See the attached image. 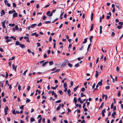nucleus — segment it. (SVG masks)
I'll list each match as a JSON object with an SVG mask.
<instances>
[{
	"instance_id": "13d9d810",
	"label": "nucleus",
	"mask_w": 123,
	"mask_h": 123,
	"mask_svg": "<svg viewBox=\"0 0 123 123\" xmlns=\"http://www.w3.org/2000/svg\"><path fill=\"white\" fill-rule=\"evenodd\" d=\"M113 105H113V103H112L111 105V109H112V108H113Z\"/></svg>"
},
{
	"instance_id": "412c9836",
	"label": "nucleus",
	"mask_w": 123,
	"mask_h": 123,
	"mask_svg": "<svg viewBox=\"0 0 123 123\" xmlns=\"http://www.w3.org/2000/svg\"><path fill=\"white\" fill-rule=\"evenodd\" d=\"M49 65L51 66V65H53V61H51L49 62Z\"/></svg>"
},
{
	"instance_id": "f03ea898",
	"label": "nucleus",
	"mask_w": 123,
	"mask_h": 123,
	"mask_svg": "<svg viewBox=\"0 0 123 123\" xmlns=\"http://www.w3.org/2000/svg\"><path fill=\"white\" fill-rule=\"evenodd\" d=\"M4 2L5 4L7 5L8 7H10L11 6L10 4L8 3V1L7 0H5Z\"/></svg>"
},
{
	"instance_id": "6e6d98bb",
	"label": "nucleus",
	"mask_w": 123,
	"mask_h": 123,
	"mask_svg": "<svg viewBox=\"0 0 123 123\" xmlns=\"http://www.w3.org/2000/svg\"><path fill=\"white\" fill-rule=\"evenodd\" d=\"M118 24L119 25H123V23L122 22H120L118 23Z\"/></svg>"
},
{
	"instance_id": "de8ad7c7",
	"label": "nucleus",
	"mask_w": 123,
	"mask_h": 123,
	"mask_svg": "<svg viewBox=\"0 0 123 123\" xmlns=\"http://www.w3.org/2000/svg\"><path fill=\"white\" fill-rule=\"evenodd\" d=\"M46 18V16L45 15H44V16H43V19L44 20H45Z\"/></svg>"
},
{
	"instance_id": "39448f33",
	"label": "nucleus",
	"mask_w": 123,
	"mask_h": 123,
	"mask_svg": "<svg viewBox=\"0 0 123 123\" xmlns=\"http://www.w3.org/2000/svg\"><path fill=\"white\" fill-rule=\"evenodd\" d=\"M105 97V100H106L107 98V96L106 95H105L104 94H102V98L103 99H104Z\"/></svg>"
},
{
	"instance_id": "c03bdc74",
	"label": "nucleus",
	"mask_w": 123,
	"mask_h": 123,
	"mask_svg": "<svg viewBox=\"0 0 123 123\" xmlns=\"http://www.w3.org/2000/svg\"><path fill=\"white\" fill-rule=\"evenodd\" d=\"M56 120V118L55 117H54L53 118V121H55Z\"/></svg>"
},
{
	"instance_id": "a211bd4d",
	"label": "nucleus",
	"mask_w": 123,
	"mask_h": 123,
	"mask_svg": "<svg viewBox=\"0 0 123 123\" xmlns=\"http://www.w3.org/2000/svg\"><path fill=\"white\" fill-rule=\"evenodd\" d=\"M16 45H20L21 44L18 41H16V43H15Z\"/></svg>"
},
{
	"instance_id": "b1692460",
	"label": "nucleus",
	"mask_w": 123,
	"mask_h": 123,
	"mask_svg": "<svg viewBox=\"0 0 123 123\" xmlns=\"http://www.w3.org/2000/svg\"><path fill=\"white\" fill-rule=\"evenodd\" d=\"M122 27V26L121 25H118L117 26V28L119 29H121Z\"/></svg>"
},
{
	"instance_id": "4d7b16f0",
	"label": "nucleus",
	"mask_w": 123,
	"mask_h": 123,
	"mask_svg": "<svg viewBox=\"0 0 123 123\" xmlns=\"http://www.w3.org/2000/svg\"><path fill=\"white\" fill-rule=\"evenodd\" d=\"M30 87L29 86L27 88V89L28 91H29L30 90Z\"/></svg>"
},
{
	"instance_id": "5701e85b",
	"label": "nucleus",
	"mask_w": 123,
	"mask_h": 123,
	"mask_svg": "<svg viewBox=\"0 0 123 123\" xmlns=\"http://www.w3.org/2000/svg\"><path fill=\"white\" fill-rule=\"evenodd\" d=\"M93 13H92L91 15V20H92L93 19Z\"/></svg>"
},
{
	"instance_id": "c85d7f7f",
	"label": "nucleus",
	"mask_w": 123,
	"mask_h": 123,
	"mask_svg": "<svg viewBox=\"0 0 123 123\" xmlns=\"http://www.w3.org/2000/svg\"><path fill=\"white\" fill-rule=\"evenodd\" d=\"M93 24L92 25V26L91 27V28L90 30V31H91L93 29Z\"/></svg>"
},
{
	"instance_id": "09e8293b",
	"label": "nucleus",
	"mask_w": 123,
	"mask_h": 123,
	"mask_svg": "<svg viewBox=\"0 0 123 123\" xmlns=\"http://www.w3.org/2000/svg\"><path fill=\"white\" fill-rule=\"evenodd\" d=\"M6 75L5 76V77L6 78H7L8 77V74L7 72H6Z\"/></svg>"
},
{
	"instance_id": "ddd939ff",
	"label": "nucleus",
	"mask_w": 123,
	"mask_h": 123,
	"mask_svg": "<svg viewBox=\"0 0 123 123\" xmlns=\"http://www.w3.org/2000/svg\"><path fill=\"white\" fill-rule=\"evenodd\" d=\"M74 101V103L75 104H76L77 100L76 99V98L75 97L74 98V100H73Z\"/></svg>"
},
{
	"instance_id": "a19ab883",
	"label": "nucleus",
	"mask_w": 123,
	"mask_h": 123,
	"mask_svg": "<svg viewBox=\"0 0 123 123\" xmlns=\"http://www.w3.org/2000/svg\"><path fill=\"white\" fill-rule=\"evenodd\" d=\"M83 93H81L80 95H81V97H83V96L86 97V96L85 95H84V94H83Z\"/></svg>"
},
{
	"instance_id": "72a5a7b5",
	"label": "nucleus",
	"mask_w": 123,
	"mask_h": 123,
	"mask_svg": "<svg viewBox=\"0 0 123 123\" xmlns=\"http://www.w3.org/2000/svg\"><path fill=\"white\" fill-rule=\"evenodd\" d=\"M30 101V100L28 98H27L26 100V103H28Z\"/></svg>"
},
{
	"instance_id": "20e7f679",
	"label": "nucleus",
	"mask_w": 123,
	"mask_h": 123,
	"mask_svg": "<svg viewBox=\"0 0 123 123\" xmlns=\"http://www.w3.org/2000/svg\"><path fill=\"white\" fill-rule=\"evenodd\" d=\"M105 112V109H104V110H102V112H101L102 115L103 117H104V116H105V114H104V113Z\"/></svg>"
},
{
	"instance_id": "ea45409f",
	"label": "nucleus",
	"mask_w": 123,
	"mask_h": 123,
	"mask_svg": "<svg viewBox=\"0 0 123 123\" xmlns=\"http://www.w3.org/2000/svg\"><path fill=\"white\" fill-rule=\"evenodd\" d=\"M61 100H57L56 101L55 103H59L61 102Z\"/></svg>"
},
{
	"instance_id": "37998d69",
	"label": "nucleus",
	"mask_w": 123,
	"mask_h": 123,
	"mask_svg": "<svg viewBox=\"0 0 123 123\" xmlns=\"http://www.w3.org/2000/svg\"><path fill=\"white\" fill-rule=\"evenodd\" d=\"M28 117H29L28 115H27L26 116V118H26V120L27 122H28Z\"/></svg>"
},
{
	"instance_id": "4468645a",
	"label": "nucleus",
	"mask_w": 123,
	"mask_h": 123,
	"mask_svg": "<svg viewBox=\"0 0 123 123\" xmlns=\"http://www.w3.org/2000/svg\"><path fill=\"white\" fill-rule=\"evenodd\" d=\"M8 107L7 106H6L4 109L5 111L7 112L8 111Z\"/></svg>"
},
{
	"instance_id": "e2e57ef3",
	"label": "nucleus",
	"mask_w": 123,
	"mask_h": 123,
	"mask_svg": "<svg viewBox=\"0 0 123 123\" xmlns=\"http://www.w3.org/2000/svg\"><path fill=\"white\" fill-rule=\"evenodd\" d=\"M43 57H44L45 58H47V56L46 54H45L44 55H43Z\"/></svg>"
},
{
	"instance_id": "dca6fc26",
	"label": "nucleus",
	"mask_w": 123,
	"mask_h": 123,
	"mask_svg": "<svg viewBox=\"0 0 123 123\" xmlns=\"http://www.w3.org/2000/svg\"><path fill=\"white\" fill-rule=\"evenodd\" d=\"M34 118L33 117H31L30 119V122H32L35 121Z\"/></svg>"
},
{
	"instance_id": "8fccbe9b",
	"label": "nucleus",
	"mask_w": 123,
	"mask_h": 123,
	"mask_svg": "<svg viewBox=\"0 0 123 123\" xmlns=\"http://www.w3.org/2000/svg\"><path fill=\"white\" fill-rule=\"evenodd\" d=\"M12 5H13V6L14 7H16V5L15 3H13L12 4Z\"/></svg>"
},
{
	"instance_id": "f257e3e1",
	"label": "nucleus",
	"mask_w": 123,
	"mask_h": 123,
	"mask_svg": "<svg viewBox=\"0 0 123 123\" xmlns=\"http://www.w3.org/2000/svg\"><path fill=\"white\" fill-rule=\"evenodd\" d=\"M55 10H53L52 12L51 13L50 12V11H48L47 12V14L48 15V16L49 17H51L52 15V13L54 12L55 11Z\"/></svg>"
},
{
	"instance_id": "2eb2a0df",
	"label": "nucleus",
	"mask_w": 123,
	"mask_h": 123,
	"mask_svg": "<svg viewBox=\"0 0 123 123\" xmlns=\"http://www.w3.org/2000/svg\"><path fill=\"white\" fill-rule=\"evenodd\" d=\"M96 74H95V76H96V78H97L98 75V72L96 71Z\"/></svg>"
},
{
	"instance_id": "a878e982",
	"label": "nucleus",
	"mask_w": 123,
	"mask_h": 123,
	"mask_svg": "<svg viewBox=\"0 0 123 123\" xmlns=\"http://www.w3.org/2000/svg\"><path fill=\"white\" fill-rule=\"evenodd\" d=\"M87 38H85L84 39V41L83 42V43L84 44V43H86V42H87Z\"/></svg>"
},
{
	"instance_id": "c756f323",
	"label": "nucleus",
	"mask_w": 123,
	"mask_h": 123,
	"mask_svg": "<svg viewBox=\"0 0 123 123\" xmlns=\"http://www.w3.org/2000/svg\"><path fill=\"white\" fill-rule=\"evenodd\" d=\"M87 101H88V99H87L86 100V102H85V103H87V107H88V106H89V105L90 104V103L89 102H87Z\"/></svg>"
},
{
	"instance_id": "58836bf2",
	"label": "nucleus",
	"mask_w": 123,
	"mask_h": 123,
	"mask_svg": "<svg viewBox=\"0 0 123 123\" xmlns=\"http://www.w3.org/2000/svg\"><path fill=\"white\" fill-rule=\"evenodd\" d=\"M42 117H41V118H39V120H38V123H40V122H41V120H42Z\"/></svg>"
},
{
	"instance_id": "3c124183",
	"label": "nucleus",
	"mask_w": 123,
	"mask_h": 123,
	"mask_svg": "<svg viewBox=\"0 0 123 123\" xmlns=\"http://www.w3.org/2000/svg\"><path fill=\"white\" fill-rule=\"evenodd\" d=\"M51 22L50 21H46L44 22V23L46 24H47Z\"/></svg>"
},
{
	"instance_id": "e433bc0d",
	"label": "nucleus",
	"mask_w": 123,
	"mask_h": 123,
	"mask_svg": "<svg viewBox=\"0 0 123 123\" xmlns=\"http://www.w3.org/2000/svg\"><path fill=\"white\" fill-rule=\"evenodd\" d=\"M117 95L118 97H120V96L121 94L120 91H119L118 93H117Z\"/></svg>"
},
{
	"instance_id": "7c9ffc66",
	"label": "nucleus",
	"mask_w": 123,
	"mask_h": 123,
	"mask_svg": "<svg viewBox=\"0 0 123 123\" xmlns=\"http://www.w3.org/2000/svg\"><path fill=\"white\" fill-rule=\"evenodd\" d=\"M67 85L66 82H65L64 84V88L67 87Z\"/></svg>"
},
{
	"instance_id": "49530a36",
	"label": "nucleus",
	"mask_w": 123,
	"mask_h": 123,
	"mask_svg": "<svg viewBox=\"0 0 123 123\" xmlns=\"http://www.w3.org/2000/svg\"><path fill=\"white\" fill-rule=\"evenodd\" d=\"M79 66V64L78 63L76 64L75 65V67H78Z\"/></svg>"
},
{
	"instance_id": "7ed1b4c3",
	"label": "nucleus",
	"mask_w": 123,
	"mask_h": 123,
	"mask_svg": "<svg viewBox=\"0 0 123 123\" xmlns=\"http://www.w3.org/2000/svg\"><path fill=\"white\" fill-rule=\"evenodd\" d=\"M6 20H5V21H4V22H2V26L4 28H6V26L5 25V24L6 22Z\"/></svg>"
},
{
	"instance_id": "473e14b6",
	"label": "nucleus",
	"mask_w": 123,
	"mask_h": 123,
	"mask_svg": "<svg viewBox=\"0 0 123 123\" xmlns=\"http://www.w3.org/2000/svg\"><path fill=\"white\" fill-rule=\"evenodd\" d=\"M68 66L70 68H72L73 66V65L70 63H68Z\"/></svg>"
},
{
	"instance_id": "9d476101",
	"label": "nucleus",
	"mask_w": 123,
	"mask_h": 123,
	"mask_svg": "<svg viewBox=\"0 0 123 123\" xmlns=\"http://www.w3.org/2000/svg\"><path fill=\"white\" fill-rule=\"evenodd\" d=\"M16 12V11L15 10H13L12 11H9V14H12V13H15Z\"/></svg>"
},
{
	"instance_id": "a18cd8bd",
	"label": "nucleus",
	"mask_w": 123,
	"mask_h": 123,
	"mask_svg": "<svg viewBox=\"0 0 123 123\" xmlns=\"http://www.w3.org/2000/svg\"><path fill=\"white\" fill-rule=\"evenodd\" d=\"M28 71V70L27 69L23 73V74L24 75H25V74Z\"/></svg>"
},
{
	"instance_id": "f3484780",
	"label": "nucleus",
	"mask_w": 123,
	"mask_h": 123,
	"mask_svg": "<svg viewBox=\"0 0 123 123\" xmlns=\"http://www.w3.org/2000/svg\"><path fill=\"white\" fill-rule=\"evenodd\" d=\"M12 39L11 38H9V39H7L6 41V42L8 43V42L11 41Z\"/></svg>"
},
{
	"instance_id": "aec40b11",
	"label": "nucleus",
	"mask_w": 123,
	"mask_h": 123,
	"mask_svg": "<svg viewBox=\"0 0 123 123\" xmlns=\"http://www.w3.org/2000/svg\"><path fill=\"white\" fill-rule=\"evenodd\" d=\"M20 46L22 48H25V46L23 44H21L20 45Z\"/></svg>"
},
{
	"instance_id": "423d86ee",
	"label": "nucleus",
	"mask_w": 123,
	"mask_h": 123,
	"mask_svg": "<svg viewBox=\"0 0 123 123\" xmlns=\"http://www.w3.org/2000/svg\"><path fill=\"white\" fill-rule=\"evenodd\" d=\"M12 69L16 72V68L17 67V66H15L14 64H13L12 65Z\"/></svg>"
},
{
	"instance_id": "69168bd1",
	"label": "nucleus",
	"mask_w": 123,
	"mask_h": 123,
	"mask_svg": "<svg viewBox=\"0 0 123 123\" xmlns=\"http://www.w3.org/2000/svg\"><path fill=\"white\" fill-rule=\"evenodd\" d=\"M110 17H111V16H108V15L107 16V17H106L107 19H109L110 18Z\"/></svg>"
},
{
	"instance_id": "79ce46f5",
	"label": "nucleus",
	"mask_w": 123,
	"mask_h": 123,
	"mask_svg": "<svg viewBox=\"0 0 123 123\" xmlns=\"http://www.w3.org/2000/svg\"><path fill=\"white\" fill-rule=\"evenodd\" d=\"M12 113L13 114H16V113L15 112V110H13L12 111Z\"/></svg>"
},
{
	"instance_id": "4c0bfd02",
	"label": "nucleus",
	"mask_w": 123,
	"mask_h": 123,
	"mask_svg": "<svg viewBox=\"0 0 123 123\" xmlns=\"http://www.w3.org/2000/svg\"><path fill=\"white\" fill-rule=\"evenodd\" d=\"M21 88V86L19 85L18 86V89L19 91H20V89Z\"/></svg>"
},
{
	"instance_id": "f704fd0d",
	"label": "nucleus",
	"mask_w": 123,
	"mask_h": 123,
	"mask_svg": "<svg viewBox=\"0 0 123 123\" xmlns=\"http://www.w3.org/2000/svg\"><path fill=\"white\" fill-rule=\"evenodd\" d=\"M15 29L16 30H18V27L17 25H16L15 26Z\"/></svg>"
},
{
	"instance_id": "0e129e2a",
	"label": "nucleus",
	"mask_w": 123,
	"mask_h": 123,
	"mask_svg": "<svg viewBox=\"0 0 123 123\" xmlns=\"http://www.w3.org/2000/svg\"><path fill=\"white\" fill-rule=\"evenodd\" d=\"M85 106H86V104H85V103H84L83 104V106H82L83 108H85Z\"/></svg>"
},
{
	"instance_id": "680f3d73",
	"label": "nucleus",
	"mask_w": 123,
	"mask_h": 123,
	"mask_svg": "<svg viewBox=\"0 0 123 123\" xmlns=\"http://www.w3.org/2000/svg\"><path fill=\"white\" fill-rule=\"evenodd\" d=\"M119 68L118 66H117L116 68V71L117 72H118L119 71Z\"/></svg>"
},
{
	"instance_id": "6ab92c4d",
	"label": "nucleus",
	"mask_w": 123,
	"mask_h": 123,
	"mask_svg": "<svg viewBox=\"0 0 123 123\" xmlns=\"http://www.w3.org/2000/svg\"><path fill=\"white\" fill-rule=\"evenodd\" d=\"M102 33V27L101 26H100V32L99 33L101 34Z\"/></svg>"
},
{
	"instance_id": "c9c22d12",
	"label": "nucleus",
	"mask_w": 123,
	"mask_h": 123,
	"mask_svg": "<svg viewBox=\"0 0 123 123\" xmlns=\"http://www.w3.org/2000/svg\"><path fill=\"white\" fill-rule=\"evenodd\" d=\"M93 37L92 36H91L90 37L89 40L91 42H92V38Z\"/></svg>"
},
{
	"instance_id": "4be33fe9",
	"label": "nucleus",
	"mask_w": 123,
	"mask_h": 123,
	"mask_svg": "<svg viewBox=\"0 0 123 123\" xmlns=\"http://www.w3.org/2000/svg\"><path fill=\"white\" fill-rule=\"evenodd\" d=\"M60 69H57L56 71H55L53 72L52 73H57L58 72H59L60 71Z\"/></svg>"
},
{
	"instance_id": "9b49d317",
	"label": "nucleus",
	"mask_w": 123,
	"mask_h": 123,
	"mask_svg": "<svg viewBox=\"0 0 123 123\" xmlns=\"http://www.w3.org/2000/svg\"><path fill=\"white\" fill-rule=\"evenodd\" d=\"M48 61H46V62H44L43 63V64L42 65V67H44L45 66L46 64H47V63H48Z\"/></svg>"
},
{
	"instance_id": "393cba45",
	"label": "nucleus",
	"mask_w": 123,
	"mask_h": 123,
	"mask_svg": "<svg viewBox=\"0 0 123 123\" xmlns=\"http://www.w3.org/2000/svg\"><path fill=\"white\" fill-rule=\"evenodd\" d=\"M79 86L78 85L75 88H74V92L76 91L77 90V89L78 88V87H79Z\"/></svg>"
},
{
	"instance_id": "5fc2aeb1",
	"label": "nucleus",
	"mask_w": 123,
	"mask_h": 123,
	"mask_svg": "<svg viewBox=\"0 0 123 123\" xmlns=\"http://www.w3.org/2000/svg\"><path fill=\"white\" fill-rule=\"evenodd\" d=\"M42 81V79H40V80H38L37 81V83H39V82H41Z\"/></svg>"
},
{
	"instance_id": "bf43d9fd",
	"label": "nucleus",
	"mask_w": 123,
	"mask_h": 123,
	"mask_svg": "<svg viewBox=\"0 0 123 123\" xmlns=\"http://www.w3.org/2000/svg\"><path fill=\"white\" fill-rule=\"evenodd\" d=\"M59 92L60 93V94H62V92L61 90H59Z\"/></svg>"
},
{
	"instance_id": "603ef678",
	"label": "nucleus",
	"mask_w": 123,
	"mask_h": 123,
	"mask_svg": "<svg viewBox=\"0 0 123 123\" xmlns=\"http://www.w3.org/2000/svg\"><path fill=\"white\" fill-rule=\"evenodd\" d=\"M15 58V57H12V58H10V59H9V61H10L11 60H12L13 59H14Z\"/></svg>"
},
{
	"instance_id": "052dcab7",
	"label": "nucleus",
	"mask_w": 123,
	"mask_h": 123,
	"mask_svg": "<svg viewBox=\"0 0 123 123\" xmlns=\"http://www.w3.org/2000/svg\"><path fill=\"white\" fill-rule=\"evenodd\" d=\"M37 47H39V46H40V44L38 43H37Z\"/></svg>"
},
{
	"instance_id": "338daca9",
	"label": "nucleus",
	"mask_w": 123,
	"mask_h": 123,
	"mask_svg": "<svg viewBox=\"0 0 123 123\" xmlns=\"http://www.w3.org/2000/svg\"><path fill=\"white\" fill-rule=\"evenodd\" d=\"M85 90V89L84 88H82L81 89V91L82 92H84Z\"/></svg>"
},
{
	"instance_id": "0eeeda50",
	"label": "nucleus",
	"mask_w": 123,
	"mask_h": 123,
	"mask_svg": "<svg viewBox=\"0 0 123 123\" xmlns=\"http://www.w3.org/2000/svg\"><path fill=\"white\" fill-rule=\"evenodd\" d=\"M37 25V24H33L31 26V28H33L36 26Z\"/></svg>"
},
{
	"instance_id": "bb28decb",
	"label": "nucleus",
	"mask_w": 123,
	"mask_h": 123,
	"mask_svg": "<svg viewBox=\"0 0 123 123\" xmlns=\"http://www.w3.org/2000/svg\"><path fill=\"white\" fill-rule=\"evenodd\" d=\"M1 13L3 14V15H4L5 14L4 11L3 10H2L1 11Z\"/></svg>"
},
{
	"instance_id": "864d4df0",
	"label": "nucleus",
	"mask_w": 123,
	"mask_h": 123,
	"mask_svg": "<svg viewBox=\"0 0 123 123\" xmlns=\"http://www.w3.org/2000/svg\"><path fill=\"white\" fill-rule=\"evenodd\" d=\"M24 106L23 105H22L20 107V108L21 109L23 110L24 109Z\"/></svg>"
},
{
	"instance_id": "6e6552de",
	"label": "nucleus",
	"mask_w": 123,
	"mask_h": 123,
	"mask_svg": "<svg viewBox=\"0 0 123 123\" xmlns=\"http://www.w3.org/2000/svg\"><path fill=\"white\" fill-rule=\"evenodd\" d=\"M68 94V95L69 96H70L71 95L70 94L71 91L70 89H68L67 91Z\"/></svg>"
},
{
	"instance_id": "1a4fd4ad",
	"label": "nucleus",
	"mask_w": 123,
	"mask_h": 123,
	"mask_svg": "<svg viewBox=\"0 0 123 123\" xmlns=\"http://www.w3.org/2000/svg\"><path fill=\"white\" fill-rule=\"evenodd\" d=\"M102 80L101 79L100 81L98 82V84L99 85L101 86L102 85Z\"/></svg>"
},
{
	"instance_id": "774afa93",
	"label": "nucleus",
	"mask_w": 123,
	"mask_h": 123,
	"mask_svg": "<svg viewBox=\"0 0 123 123\" xmlns=\"http://www.w3.org/2000/svg\"><path fill=\"white\" fill-rule=\"evenodd\" d=\"M85 121L84 120H82L81 121V123H85Z\"/></svg>"
},
{
	"instance_id": "f8f14e48",
	"label": "nucleus",
	"mask_w": 123,
	"mask_h": 123,
	"mask_svg": "<svg viewBox=\"0 0 123 123\" xmlns=\"http://www.w3.org/2000/svg\"><path fill=\"white\" fill-rule=\"evenodd\" d=\"M17 15L18 13H14L13 15V18H14L15 17H17Z\"/></svg>"
},
{
	"instance_id": "cd10ccee",
	"label": "nucleus",
	"mask_w": 123,
	"mask_h": 123,
	"mask_svg": "<svg viewBox=\"0 0 123 123\" xmlns=\"http://www.w3.org/2000/svg\"><path fill=\"white\" fill-rule=\"evenodd\" d=\"M10 38L13 39L14 40H16V38L13 36H12L10 37Z\"/></svg>"
},
{
	"instance_id": "2f4dec72",
	"label": "nucleus",
	"mask_w": 123,
	"mask_h": 123,
	"mask_svg": "<svg viewBox=\"0 0 123 123\" xmlns=\"http://www.w3.org/2000/svg\"><path fill=\"white\" fill-rule=\"evenodd\" d=\"M116 112L115 111H114V112L112 114V116H115V115H116Z\"/></svg>"
}]
</instances>
